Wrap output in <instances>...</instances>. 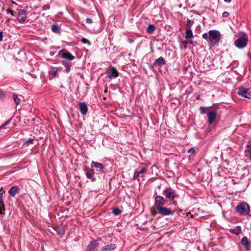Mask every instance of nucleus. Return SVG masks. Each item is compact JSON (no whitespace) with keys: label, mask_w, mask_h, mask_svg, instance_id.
Here are the masks:
<instances>
[{"label":"nucleus","mask_w":251,"mask_h":251,"mask_svg":"<svg viewBox=\"0 0 251 251\" xmlns=\"http://www.w3.org/2000/svg\"><path fill=\"white\" fill-rule=\"evenodd\" d=\"M245 155L246 157L251 159V141L248 143V146L245 151Z\"/></svg>","instance_id":"obj_20"},{"label":"nucleus","mask_w":251,"mask_h":251,"mask_svg":"<svg viewBox=\"0 0 251 251\" xmlns=\"http://www.w3.org/2000/svg\"><path fill=\"white\" fill-rule=\"evenodd\" d=\"M195 152V150L193 148H191L188 150V153H189L194 154Z\"/></svg>","instance_id":"obj_36"},{"label":"nucleus","mask_w":251,"mask_h":251,"mask_svg":"<svg viewBox=\"0 0 251 251\" xmlns=\"http://www.w3.org/2000/svg\"><path fill=\"white\" fill-rule=\"evenodd\" d=\"M112 212L115 215H118L121 213L122 211L119 208H114L112 210Z\"/></svg>","instance_id":"obj_30"},{"label":"nucleus","mask_w":251,"mask_h":251,"mask_svg":"<svg viewBox=\"0 0 251 251\" xmlns=\"http://www.w3.org/2000/svg\"><path fill=\"white\" fill-rule=\"evenodd\" d=\"M248 42V37L247 35H245L238 38L235 41L234 44L237 48L241 49L246 47Z\"/></svg>","instance_id":"obj_2"},{"label":"nucleus","mask_w":251,"mask_h":251,"mask_svg":"<svg viewBox=\"0 0 251 251\" xmlns=\"http://www.w3.org/2000/svg\"><path fill=\"white\" fill-rule=\"evenodd\" d=\"M151 213L152 216H155L157 214V211L155 208L151 209Z\"/></svg>","instance_id":"obj_34"},{"label":"nucleus","mask_w":251,"mask_h":251,"mask_svg":"<svg viewBox=\"0 0 251 251\" xmlns=\"http://www.w3.org/2000/svg\"><path fill=\"white\" fill-rule=\"evenodd\" d=\"M241 244L246 248L249 250L251 247V243L249 242L247 237L244 236L241 241Z\"/></svg>","instance_id":"obj_16"},{"label":"nucleus","mask_w":251,"mask_h":251,"mask_svg":"<svg viewBox=\"0 0 251 251\" xmlns=\"http://www.w3.org/2000/svg\"><path fill=\"white\" fill-rule=\"evenodd\" d=\"M92 167H95L97 169V171H101L104 168L103 165L97 162L92 161L91 163Z\"/></svg>","instance_id":"obj_17"},{"label":"nucleus","mask_w":251,"mask_h":251,"mask_svg":"<svg viewBox=\"0 0 251 251\" xmlns=\"http://www.w3.org/2000/svg\"><path fill=\"white\" fill-rule=\"evenodd\" d=\"M13 99L14 101L16 103V94L14 93H13Z\"/></svg>","instance_id":"obj_42"},{"label":"nucleus","mask_w":251,"mask_h":251,"mask_svg":"<svg viewBox=\"0 0 251 251\" xmlns=\"http://www.w3.org/2000/svg\"><path fill=\"white\" fill-rule=\"evenodd\" d=\"M48 8V6H47V7H46V6H44L43 7V9H44V10H46V9H47Z\"/></svg>","instance_id":"obj_45"},{"label":"nucleus","mask_w":251,"mask_h":251,"mask_svg":"<svg viewBox=\"0 0 251 251\" xmlns=\"http://www.w3.org/2000/svg\"><path fill=\"white\" fill-rule=\"evenodd\" d=\"M65 63H66V62H65V61H62V64H63L65 65Z\"/></svg>","instance_id":"obj_47"},{"label":"nucleus","mask_w":251,"mask_h":251,"mask_svg":"<svg viewBox=\"0 0 251 251\" xmlns=\"http://www.w3.org/2000/svg\"><path fill=\"white\" fill-rule=\"evenodd\" d=\"M81 41L83 44H87L89 46H90L91 45L90 42L86 38H82L81 40Z\"/></svg>","instance_id":"obj_32"},{"label":"nucleus","mask_w":251,"mask_h":251,"mask_svg":"<svg viewBox=\"0 0 251 251\" xmlns=\"http://www.w3.org/2000/svg\"><path fill=\"white\" fill-rule=\"evenodd\" d=\"M51 30L55 33L59 32L60 28L57 25H53L51 26Z\"/></svg>","instance_id":"obj_29"},{"label":"nucleus","mask_w":251,"mask_h":251,"mask_svg":"<svg viewBox=\"0 0 251 251\" xmlns=\"http://www.w3.org/2000/svg\"><path fill=\"white\" fill-rule=\"evenodd\" d=\"M11 12L12 15H13V12Z\"/></svg>","instance_id":"obj_50"},{"label":"nucleus","mask_w":251,"mask_h":251,"mask_svg":"<svg viewBox=\"0 0 251 251\" xmlns=\"http://www.w3.org/2000/svg\"><path fill=\"white\" fill-rule=\"evenodd\" d=\"M115 248L116 245L112 244L102 247L101 249V251H112L114 250Z\"/></svg>","instance_id":"obj_21"},{"label":"nucleus","mask_w":251,"mask_h":251,"mask_svg":"<svg viewBox=\"0 0 251 251\" xmlns=\"http://www.w3.org/2000/svg\"><path fill=\"white\" fill-rule=\"evenodd\" d=\"M98 243L96 241L93 240L91 242L88 246L87 251H97V247Z\"/></svg>","instance_id":"obj_12"},{"label":"nucleus","mask_w":251,"mask_h":251,"mask_svg":"<svg viewBox=\"0 0 251 251\" xmlns=\"http://www.w3.org/2000/svg\"><path fill=\"white\" fill-rule=\"evenodd\" d=\"M235 209L236 211L241 215H247L250 211V206L246 202H242L238 204Z\"/></svg>","instance_id":"obj_1"},{"label":"nucleus","mask_w":251,"mask_h":251,"mask_svg":"<svg viewBox=\"0 0 251 251\" xmlns=\"http://www.w3.org/2000/svg\"><path fill=\"white\" fill-rule=\"evenodd\" d=\"M86 23L88 24H91L93 22L92 19L91 18H86Z\"/></svg>","instance_id":"obj_39"},{"label":"nucleus","mask_w":251,"mask_h":251,"mask_svg":"<svg viewBox=\"0 0 251 251\" xmlns=\"http://www.w3.org/2000/svg\"><path fill=\"white\" fill-rule=\"evenodd\" d=\"M79 110L82 115H86L88 111V107L84 102H80L79 103Z\"/></svg>","instance_id":"obj_13"},{"label":"nucleus","mask_w":251,"mask_h":251,"mask_svg":"<svg viewBox=\"0 0 251 251\" xmlns=\"http://www.w3.org/2000/svg\"><path fill=\"white\" fill-rule=\"evenodd\" d=\"M199 98H200V96H198L197 97V100H199Z\"/></svg>","instance_id":"obj_49"},{"label":"nucleus","mask_w":251,"mask_h":251,"mask_svg":"<svg viewBox=\"0 0 251 251\" xmlns=\"http://www.w3.org/2000/svg\"><path fill=\"white\" fill-rule=\"evenodd\" d=\"M54 229L56 231L58 235L60 237L63 236L65 233V228L63 226L59 225L54 227Z\"/></svg>","instance_id":"obj_14"},{"label":"nucleus","mask_w":251,"mask_h":251,"mask_svg":"<svg viewBox=\"0 0 251 251\" xmlns=\"http://www.w3.org/2000/svg\"><path fill=\"white\" fill-rule=\"evenodd\" d=\"M19 101H20V99L17 97V102H16L17 105L18 104Z\"/></svg>","instance_id":"obj_43"},{"label":"nucleus","mask_w":251,"mask_h":251,"mask_svg":"<svg viewBox=\"0 0 251 251\" xmlns=\"http://www.w3.org/2000/svg\"><path fill=\"white\" fill-rule=\"evenodd\" d=\"M248 56L249 57V58L251 60V54H248Z\"/></svg>","instance_id":"obj_46"},{"label":"nucleus","mask_w":251,"mask_h":251,"mask_svg":"<svg viewBox=\"0 0 251 251\" xmlns=\"http://www.w3.org/2000/svg\"><path fill=\"white\" fill-rule=\"evenodd\" d=\"M11 121V119H10V120L7 121L4 125H3L2 126H1L0 127V129H1V128H3L6 125L8 124Z\"/></svg>","instance_id":"obj_37"},{"label":"nucleus","mask_w":251,"mask_h":251,"mask_svg":"<svg viewBox=\"0 0 251 251\" xmlns=\"http://www.w3.org/2000/svg\"><path fill=\"white\" fill-rule=\"evenodd\" d=\"M34 139L32 138H30L27 140L23 144L24 145L28 146L30 144H32L33 143Z\"/></svg>","instance_id":"obj_31"},{"label":"nucleus","mask_w":251,"mask_h":251,"mask_svg":"<svg viewBox=\"0 0 251 251\" xmlns=\"http://www.w3.org/2000/svg\"><path fill=\"white\" fill-rule=\"evenodd\" d=\"M155 29V26L153 25H149L147 28V31L150 34H151Z\"/></svg>","instance_id":"obj_27"},{"label":"nucleus","mask_w":251,"mask_h":251,"mask_svg":"<svg viewBox=\"0 0 251 251\" xmlns=\"http://www.w3.org/2000/svg\"><path fill=\"white\" fill-rule=\"evenodd\" d=\"M2 188H0V214H1L2 213L3 211L4 210V205L3 204V202L2 201V197L3 195V192L2 191Z\"/></svg>","instance_id":"obj_22"},{"label":"nucleus","mask_w":251,"mask_h":251,"mask_svg":"<svg viewBox=\"0 0 251 251\" xmlns=\"http://www.w3.org/2000/svg\"><path fill=\"white\" fill-rule=\"evenodd\" d=\"M4 94L1 89H0V99L4 97Z\"/></svg>","instance_id":"obj_40"},{"label":"nucleus","mask_w":251,"mask_h":251,"mask_svg":"<svg viewBox=\"0 0 251 251\" xmlns=\"http://www.w3.org/2000/svg\"><path fill=\"white\" fill-rule=\"evenodd\" d=\"M225 2H230L232 0H224Z\"/></svg>","instance_id":"obj_44"},{"label":"nucleus","mask_w":251,"mask_h":251,"mask_svg":"<svg viewBox=\"0 0 251 251\" xmlns=\"http://www.w3.org/2000/svg\"><path fill=\"white\" fill-rule=\"evenodd\" d=\"M229 14L228 12L225 11L223 13V17L224 18L227 17L229 16Z\"/></svg>","instance_id":"obj_38"},{"label":"nucleus","mask_w":251,"mask_h":251,"mask_svg":"<svg viewBox=\"0 0 251 251\" xmlns=\"http://www.w3.org/2000/svg\"><path fill=\"white\" fill-rule=\"evenodd\" d=\"M107 76L109 78H116L119 75V72L117 71L116 68L111 67L109 70L106 72Z\"/></svg>","instance_id":"obj_6"},{"label":"nucleus","mask_w":251,"mask_h":251,"mask_svg":"<svg viewBox=\"0 0 251 251\" xmlns=\"http://www.w3.org/2000/svg\"><path fill=\"white\" fill-rule=\"evenodd\" d=\"M194 23V20L187 19L186 23V29H191V26Z\"/></svg>","instance_id":"obj_25"},{"label":"nucleus","mask_w":251,"mask_h":251,"mask_svg":"<svg viewBox=\"0 0 251 251\" xmlns=\"http://www.w3.org/2000/svg\"><path fill=\"white\" fill-rule=\"evenodd\" d=\"M62 57L69 61H72L75 58V57L69 51L64 52L62 54Z\"/></svg>","instance_id":"obj_19"},{"label":"nucleus","mask_w":251,"mask_h":251,"mask_svg":"<svg viewBox=\"0 0 251 251\" xmlns=\"http://www.w3.org/2000/svg\"><path fill=\"white\" fill-rule=\"evenodd\" d=\"M184 37L186 39H191L194 37L193 32L191 29H186Z\"/></svg>","instance_id":"obj_23"},{"label":"nucleus","mask_w":251,"mask_h":251,"mask_svg":"<svg viewBox=\"0 0 251 251\" xmlns=\"http://www.w3.org/2000/svg\"><path fill=\"white\" fill-rule=\"evenodd\" d=\"M10 197L14 198L16 195V185L12 186L9 190Z\"/></svg>","instance_id":"obj_26"},{"label":"nucleus","mask_w":251,"mask_h":251,"mask_svg":"<svg viewBox=\"0 0 251 251\" xmlns=\"http://www.w3.org/2000/svg\"><path fill=\"white\" fill-rule=\"evenodd\" d=\"M107 88H106L105 90H104V92L105 93L107 92Z\"/></svg>","instance_id":"obj_48"},{"label":"nucleus","mask_w":251,"mask_h":251,"mask_svg":"<svg viewBox=\"0 0 251 251\" xmlns=\"http://www.w3.org/2000/svg\"><path fill=\"white\" fill-rule=\"evenodd\" d=\"M26 18V12L23 9H20L18 11L17 15V20L20 23H24Z\"/></svg>","instance_id":"obj_11"},{"label":"nucleus","mask_w":251,"mask_h":251,"mask_svg":"<svg viewBox=\"0 0 251 251\" xmlns=\"http://www.w3.org/2000/svg\"><path fill=\"white\" fill-rule=\"evenodd\" d=\"M238 94L244 98L251 99V88H245L240 87L238 90Z\"/></svg>","instance_id":"obj_4"},{"label":"nucleus","mask_w":251,"mask_h":251,"mask_svg":"<svg viewBox=\"0 0 251 251\" xmlns=\"http://www.w3.org/2000/svg\"><path fill=\"white\" fill-rule=\"evenodd\" d=\"M165 64V59L163 57H160L158 59H156L153 63L152 66H155L156 65H163Z\"/></svg>","instance_id":"obj_18"},{"label":"nucleus","mask_w":251,"mask_h":251,"mask_svg":"<svg viewBox=\"0 0 251 251\" xmlns=\"http://www.w3.org/2000/svg\"><path fill=\"white\" fill-rule=\"evenodd\" d=\"M211 109H212V107H204V106H201L200 108V111L201 114H207L208 111H210L211 110Z\"/></svg>","instance_id":"obj_24"},{"label":"nucleus","mask_w":251,"mask_h":251,"mask_svg":"<svg viewBox=\"0 0 251 251\" xmlns=\"http://www.w3.org/2000/svg\"><path fill=\"white\" fill-rule=\"evenodd\" d=\"M16 193H18V189L17 188V191Z\"/></svg>","instance_id":"obj_51"},{"label":"nucleus","mask_w":251,"mask_h":251,"mask_svg":"<svg viewBox=\"0 0 251 251\" xmlns=\"http://www.w3.org/2000/svg\"><path fill=\"white\" fill-rule=\"evenodd\" d=\"M202 38L205 40H207L209 39V34H208L206 33H203L202 35Z\"/></svg>","instance_id":"obj_35"},{"label":"nucleus","mask_w":251,"mask_h":251,"mask_svg":"<svg viewBox=\"0 0 251 251\" xmlns=\"http://www.w3.org/2000/svg\"><path fill=\"white\" fill-rule=\"evenodd\" d=\"M220 38V33L215 30H211L209 31V39L210 42L218 41Z\"/></svg>","instance_id":"obj_8"},{"label":"nucleus","mask_w":251,"mask_h":251,"mask_svg":"<svg viewBox=\"0 0 251 251\" xmlns=\"http://www.w3.org/2000/svg\"><path fill=\"white\" fill-rule=\"evenodd\" d=\"M166 201L160 196H157L155 198V205L157 209L163 206L166 203Z\"/></svg>","instance_id":"obj_9"},{"label":"nucleus","mask_w":251,"mask_h":251,"mask_svg":"<svg viewBox=\"0 0 251 251\" xmlns=\"http://www.w3.org/2000/svg\"><path fill=\"white\" fill-rule=\"evenodd\" d=\"M159 214L162 216H168L174 214V211L171 208H168L165 207H161L157 209Z\"/></svg>","instance_id":"obj_10"},{"label":"nucleus","mask_w":251,"mask_h":251,"mask_svg":"<svg viewBox=\"0 0 251 251\" xmlns=\"http://www.w3.org/2000/svg\"><path fill=\"white\" fill-rule=\"evenodd\" d=\"M83 171L86 173L85 175L88 178L90 179L93 182L96 180V177L94 176L95 172L93 169L85 167Z\"/></svg>","instance_id":"obj_7"},{"label":"nucleus","mask_w":251,"mask_h":251,"mask_svg":"<svg viewBox=\"0 0 251 251\" xmlns=\"http://www.w3.org/2000/svg\"><path fill=\"white\" fill-rule=\"evenodd\" d=\"M57 75V71L56 70H52L50 72V78L52 79L56 77Z\"/></svg>","instance_id":"obj_28"},{"label":"nucleus","mask_w":251,"mask_h":251,"mask_svg":"<svg viewBox=\"0 0 251 251\" xmlns=\"http://www.w3.org/2000/svg\"><path fill=\"white\" fill-rule=\"evenodd\" d=\"M147 172V169L145 167H143L140 170L136 171L133 175V179L135 180L138 178V176L144 174H146Z\"/></svg>","instance_id":"obj_15"},{"label":"nucleus","mask_w":251,"mask_h":251,"mask_svg":"<svg viewBox=\"0 0 251 251\" xmlns=\"http://www.w3.org/2000/svg\"><path fill=\"white\" fill-rule=\"evenodd\" d=\"M217 114V109H211L207 112L208 123L209 124H212L216 120Z\"/></svg>","instance_id":"obj_5"},{"label":"nucleus","mask_w":251,"mask_h":251,"mask_svg":"<svg viewBox=\"0 0 251 251\" xmlns=\"http://www.w3.org/2000/svg\"><path fill=\"white\" fill-rule=\"evenodd\" d=\"M163 195L166 199L174 201L176 198H178V195L176 194L175 191L171 187L165 189L163 191Z\"/></svg>","instance_id":"obj_3"},{"label":"nucleus","mask_w":251,"mask_h":251,"mask_svg":"<svg viewBox=\"0 0 251 251\" xmlns=\"http://www.w3.org/2000/svg\"><path fill=\"white\" fill-rule=\"evenodd\" d=\"M182 44H183V45L184 46L185 49H186L187 48V44H188V42H187L186 41H184L182 42ZM189 44H191V45H193V42L192 41H190L189 42Z\"/></svg>","instance_id":"obj_33"},{"label":"nucleus","mask_w":251,"mask_h":251,"mask_svg":"<svg viewBox=\"0 0 251 251\" xmlns=\"http://www.w3.org/2000/svg\"><path fill=\"white\" fill-rule=\"evenodd\" d=\"M3 39L2 32L0 31V41H2Z\"/></svg>","instance_id":"obj_41"}]
</instances>
